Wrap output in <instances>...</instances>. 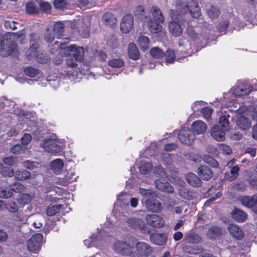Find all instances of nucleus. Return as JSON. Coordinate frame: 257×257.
Here are the masks:
<instances>
[{
	"label": "nucleus",
	"mask_w": 257,
	"mask_h": 257,
	"mask_svg": "<svg viewBox=\"0 0 257 257\" xmlns=\"http://www.w3.org/2000/svg\"><path fill=\"white\" fill-rule=\"evenodd\" d=\"M50 52L54 53L57 50L59 53L64 54L65 56L73 57L76 61H81L84 57L83 48L77 47L76 45L67 46L65 41L55 42L54 45L50 46Z\"/></svg>",
	"instance_id": "obj_1"
},
{
	"label": "nucleus",
	"mask_w": 257,
	"mask_h": 257,
	"mask_svg": "<svg viewBox=\"0 0 257 257\" xmlns=\"http://www.w3.org/2000/svg\"><path fill=\"white\" fill-rule=\"evenodd\" d=\"M12 36L18 41L19 38L21 39L20 41H22L25 36L22 31L17 33H8L3 36L0 35V54L3 56H9L16 50L17 45L15 42L11 41Z\"/></svg>",
	"instance_id": "obj_2"
},
{
	"label": "nucleus",
	"mask_w": 257,
	"mask_h": 257,
	"mask_svg": "<svg viewBox=\"0 0 257 257\" xmlns=\"http://www.w3.org/2000/svg\"><path fill=\"white\" fill-rule=\"evenodd\" d=\"M40 146L47 152L56 154L63 150L65 144L63 141L51 137L42 140L40 143Z\"/></svg>",
	"instance_id": "obj_3"
},
{
	"label": "nucleus",
	"mask_w": 257,
	"mask_h": 257,
	"mask_svg": "<svg viewBox=\"0 0 257 257\" xmlns=\"http://www.w3.org/2000/svg\"><path fill=\"white\" fill-rule=\"evenodd\" d=\"M170 14L171 21L169 23L170 32L175 37L181 35L183 32V21L181 19V16L177 11L170 10Z\"/></svg>",
	"instance_id": "obj_4"
},
{
	"label": "nucleus",
	"mask_w": 257,
	"mask_h": 257,
	"mask_svg": "<svg viewBox=\"0 0 257 257\" xmlns=\"http://www.w3.org/2000/svg\"><path fill=\"white\" fill-rule=\"evenodd\" d=\"M113 249L117 254L132 257L133 248L127 242L117 240L113 244Z\"/></svg>",
	"instance_id": "obj_5"
},
{
	"label": "nucleus",
	"mask_w": 257,
	"mask_h": 257,
	"mask_svg": "<svg viewBox=\"0 0 257 257\" xmlns=\"http://www.w3.org/2000/svg\"><path fill=\"white\" fill-rule=\"evenodd\" d=\"M126 222L127 225L131 228L140 230L144 234H149L150 232L142 219L137 217L130 218L127 219Z\"/></svg>",
	"instance_id": "obj_6"
},
{
	"label": "nucleus",
	"mask_w": 257,
	"mask_h": 257,
	"mask_svg": "<svg viewBox=\"0 0 257 257\" xmlns=\"http://www.w3.org/2000/svg\"><path fill=\"white\" fill-rule=\"evenodd\" d=\"M43 235L41 233L34 235L28 241V248L33 252H38L42 244Z\"/></svg>",
	"instance_id": "obj_7"
},
{
	"label": "nucleus",
	"mask_w": 257,
	"mask_h": 257,
	"mask_svg": "<svg viewBox=\"0 0 257 257\" xmlns=\"http://www.w3.org/2000/svg\"><path fill=\"white\" fill-rule=\"evenodd\" d=\"M178 139L182 143L190 145L194 141L195 136L190 130L185 127L180 131Z\"/></svg>",
	"instance_id": "obj_8"
},
{
	"label": "nucleus",
	"mask_w": 257,
	"mask_h": 257,
	"mask_svg": "<svg viewBox=\"0 0 257 257\" xmlns=\"http://www.w3.org/2000/svg\"><path fill=\"white\" fill-rule=\"evenodd\" d=\"M182 7L183 9L180 12V14L186 13L187 10H188L191 16L194 18H198L201 16V12L198 4L193 1L189 2L187 7L182 6Z\"/></svg>",
	"instance_id": "obj_9"
},
{
	"label": "nucleus",
	"mask_w": 257,
	"mask_h": 257,
	"mask_svg": "<svg viewBox=\"0 0 257 257\" xmlns=\"http://www.w3.org/2000/svg\"><path fill=\"white\" fill-rule=\"evenodd\" d=\"M134 26V18L132 15L127 14L122 19L120 23V29L122 33H127Z\"/></svg>",
	"instance_id": "obj_10"
},
{
	"label": "nucleus",
	"mask_w": 257,
	"mask_h": 257,
	"mask_svg": "<svg viewBox=\"0 0 257 257\" xmlns=\"http://www.w3.org/2000/svg\"><path fill=\"white\" fill-rule=\"evenodd\" d=\"M148 224L155 228H160L164 224L163 219L156 214H149L146 216Z\"/></svg>",
	"instance_id": "obj_11"
},
{
	"label": "nucleus",
	"mask_w": 257,
	"mask_h": 257,
	"mask_svg": "<svg viewBox=\"0 0 257 257\" xmlns=\"http://www.w3.org/2000/svg\"><path fill=\"white\" fill-rule=\"evenodd\" d=\"M89 22L87 20H79L77 22V29L80 35L83 38L88 36L89 33Z\"/></svg>",
	"instance_id": "obj_12"
},
{
	"label": "nucleus",
	"mask_w": 257,
	"mask_h": 257,
	"mask_svg": "<svg viewBox=\"0 0 257 257\" xmlns=\"http://www.w3.org/2000/svg\"><path fill=\"white\" fill-rule=\"evenodd\" d=\"M145 205L149 211L153 212H158L162 209L161 203L156 199H147Z\"/></svg>",
	"instance_id": "obj_13"
},
{
	"label": "nucleus",
	"mask_w": 257,
	"mask_h": 257,
	"mask_svg": "<svg viewBox=\"0 0 257 257\" xmlns=\"http://www.w3.org/2000/svg\"><path fill=\"white\" fill-rule=\"evenodd\" d=\"M225 131L220 126H214L211 130L210 134L214 139L217 141H223L225 139Z\"/></svg>",
	"instance_id": "obj_14"
},
{
	"label": "nucleus",
	"mask_w": 257,
	"mask_h": 257,
	"mask_svg": "<svg viewBox=\"0 0 257 257\" xmlns=\"http://www.w3.org/2000/svg\"><path fill=\"white\" fill-rule=\"evenodd\" d=\"M150 239L153 243L158 245H163L166 243L167 236L164 233H156L151 234Z\"/></svg>",
	"instance_id": "obj_15"
},
{
	"label": "nucleus",
	"mask_w": 257,
	"mask_h": 257,
	"mask_svg": "<svg viewBox=\"0 0 257 257\" xmlns=\"http://www.w3.org/2000/svg\"><path fill=\"white\" fill-rule=\"evenodd\" d=\"M191 128L195 133L198 135L204 133L207 129L206 124L202 120H196L194 121L191 125Z\"/></svg>",
	"instance_id": "obj_16"
},
{
	"label": "nucleus",
	"mask_w": 257,
	"mask_h": 257,
	"mask_svg": "<svg viewBox=\"0 0 257 257\" xmlns=\"http://www.w3.org/2000/svg\"><path fill=\"white\" fill-rule=\"evenodd\" d=\"M223 229L217 226H211L206 233L207 237L210 239H215L223 233Z\"/></svg>",
	"instance_id": "obj_17"
},
{
	"label": "nucleus",
	"mask_w": 257,
	"mask_h": 257,
	"mask_svg": "<svg viewBox=\"0 0 257 257\" xmlns=\"http://www.w3.org/2000/svg\"><path fill=\"white\" fill-rule=\"evenodd\" d=\"M155 184L156 187L159 190L168 193H172L174 191L173 187L167 182H163L158 179L155 181Z\"/></svg>",
	"instance_id": "obj_18"
},
{
	"label": "nucleus",
	"mask_w": 257,
	"mask_h": 257,
	"mask_svg": "<svg viewBox=\"0 0 257 257\" xmlns=\"http://www.w3.org/2000/svg\"><path fill=\"white\" fill-rule=\"evenodd\" d=\"M184 240L186 243L195 244L201 242L202 238L198 234L192 231L185 235Z\"/></svg>",
	"instance_id": "obj_19"
},
{
	"label": "nucleus",
	"mask_w": 257,
	"mask_h": 257,
	"mask_svg": "<svg viewBox=\"0 0 257 257\" xmlns=\"http://www.w3.org/2000/svg\"><path fill=\"white\" fill-rule=\"evenodd\" d=\"M186 180L190 185L193 187H199L202 184L200 178L192 173H189L186 175Z\"/></svg>",
	"instance_id": "obj_20"
},
{
	"label": "nucleus",
	"mask_w": 257,
	"mask_h": 257,
	"mask_svg": "<svg viewBox=\"0 0 257 257\" xmlns=\"http://www.w3.org/2000/svg\"><path fill=\"white\" fill-rule=\"evenodd\" d=\"M228 230L230 233L237 239H241L243 236L242 230L235 224H230L228 226Z\"/></svg>",
	"instance_id": "obj_21"
},
{
	"label": "nucleus",
	"mask_w": 257,
	"mask_h": 257,
	"mask_svg": "<svg viewBox=\"0 0 257 257\" xmlns=\"http://www.w3.org/2000/svg\"><path fill=\"white\" fill-rule=\"evenodd\" d=\"M238 127L243 131L248 130L251 126V122L247 117L241 116L239 117L236 122Z\"/></svg>",
	"instance_id": "obj_22"
},
{
	"label": "nucleus",
	"mask_w": 257,
	"mask_h": 257,
	"mask_svg": "<svg viewBox=\"0 0 257 257\" xmlns=\"http://www.w3.org/2000/svg\"><path fill=\"white\" fill-rule=\"evenodd\" d=\"M198 175L204 180H208L212 176L211 169L207 166H201L199 168Z\"/></svg>",
	"instance_id": "obj_23"
},
{
	"label": "nucleus",
	"mask_w": 257,
	"mask_h": 257,
	"mask_svg": "<svg viewBox=\"0 0 257 257\" xmlns=\"http://www.w3.org/2000/svg\"><path fill=\"white\" fill-rule=\"evenodd\" d=\"M253 90V88L249 85L240 86L234 88L233 93L236 95H248Z\"/></svg>",
	"instance_id": "obj_24"
},
{
	"label": "nucleus",
	"mask_w": 257,
	"mask_h": 257,
	"mask_svg": "<svg viewBox=\"0 0 257 257\" xmlns=\"http://www.w3.org/2000/svg\"><path fill=\"white\" fill-rule=\"evenodd\" d=\"M64 167L63 161L60 159H57L51 162V168L56 174H60Z\"/></svg>",
	"instance_id": "obj_25"
},
{
	"label": "nucleus",
	"mask_w": 257,
	"mask_h": 257,
	"mask_svg": "<svg viewBox=\"0 0 257 257\" xmlns=\"http://www.w3.org/2000/svg\"><path fill=\"white\" fill-rule=\"evenodd\" d=\"M231 215L232 218L238 222H243L247 217V215L244 211L238 209L233 210Z\"/></svg>",
	"instance_id": "obj_26"
},
{
	"label": "nucleus",
	"mask_w": 257,
	"mask_h": 257,
	"mask_svg": "<svg viewBox=\"0 0 257 257\" xmlns=\"http://www.w3.org/2000/svg\"><path fill=\"white\" fill-rule=\"evenodd\" d=\"M151 12L154 18V21L158 23H163L164 21V18L160 9L156 6L152 7Z\"/></svg>",
	"instance_id": "obj_27"
},
{
	"label": "nucleus",
	"mask_w": 257,
	"mask_h": 257,
	"mask_svg": "<svg viewBox=\"0 0 257 257\" xmlns=\"http://www.w3.org/2000/svg\"><path fill=\"white\" fill-rule=\"evenodd\" d=\"M128 54L130 58L137 60L140 58V53L136 45L134 43H130L128 47Z\"/></svg>",
	"instance_id": "obj_28"
},
{
	"label": "nucleus",
	"mask_w": 257,
	"mask_h": 257,
	"mask_svg": "<svg viewBox=\"0 0 257 257\" xmlns=\"http://www.w3.org/2000/svg\"><path fill=\"white\" fill-rule=\"evenodd\" d=\"M102 21L105 25L110 27L116 24L117 19L115 16L111 13H106L102 17Z\"/></svg>",
	"instance_id": "obj_29"
},
{
	"label": "nucleus",
	"mask_w": 257,
	"mask_h": 257,
	"mask_svg": "<svg viewBox=\"0 0 257 257\" xmlns=\"http://www.w3.org/2000/svg\"><path fill=\"white\" fill-rule=\"evenodd\" d=\"M15 177L19 181H24L29 179L31 176L29 171L26 170L18 169L15 172Z\"/></svg>",
	"instance_id": "obj_30"
},
{
	"label": "nucleus",
	"mask_w": 257,
	"mask_h": 257,
	"mask_svg": "<svg viewBox=\"0 0 257 257\" xmlns=\"http://www.w3.org/2000/svg\"><path fill=\"white\" fill-rule=\"evenodd\" d=\"M256 196L254 195L252 196H244L241 199V202L243 205L251 208L254 206L255 201L256 200Z\"/></svg>",
	"instance_id": "obj_31"
},
{
	"label": "nucleus",
	"mask_w": 257,
	"mask_h": 257,
	"mask_svg": "<svg viewBox=\"0 0 257 257\" xmlns=\"http://www.w3.org/2000/svg\"><path fill=\"white\" fill-rule=\"evenodd\" d=\"M239 168L237 166H234L231 168L230 172L229 173L225 174L226 180L231 182L235 180L239 175Z\"/></svg>",
	"instance_id": "obj_32"
},
{
	"label": "nucleus",
	"mask_w": 257,
	"mask_h": 257,
	"mask_svg": "<svg viewBox=\"0 0 257 257\" xmlns=\"http://www.w3.org/2000/svg\"><path fill=\"white\" fill-rule=\"evenodd\" d=\"M74 176V173L71 172L70 174L68 173L65 178H59L57 183L61 185L67 186L68 184L75 180V178Z\"/></svg>",
	"instance_id": "obj_33"
},
{
	"label": "nucleus",
	"mask_w": 257,
	"mask_h": 257,
	"mask_svg": "<svg viewBox=\"0 0 257 257\" xmlns=\"http://www.w3.org/2000/svg\"><path fill=\"white\" fill-rule=\"evenodd\" d=\"M33 198V196L29 194L21 193L18 197V202L19 204L25 205L29 203Z\"/></svg>",
	"instance_id": "obj_34"
},
{
	"label": "nucleus",
	"mask_w": 257,
	"mask_h": 257,
	"mask_svg": "<svg viewBox=\"0 0 257 257\" xmlns=\"http://www.w3.org/2000/svg\"><path fill=\"white\" fill-rule=\"evenodd\" d=\"M5 209L9 212L15 213L19 209V206L15 201L10 200L5 202Z\"/></svg>",
	"instance_id": "obj_35"
},
{
	"label": "nucleus",
	"mask_w": 257,
	"mask_h": 257,
	"mask_svg": "<svg viewBox=\"0 0 257 257\" xmlns=\"http://www.w3.org/2000/svg\"><path fill=\"white\" fill-rule=\"evenodd\" d=\"M175 205V202L173 200H170L168 204L167 205V208L170 211H173V209L175 210V212L176 213H180L182 210L186 207L187 206V204L185 202H183L181 206H176L174 208Z\"/></svg>",
	"instance_id": "obj_36"
},
{
	"label": "nucleus",
	"mask_w": 257,
	"mask_h": 257,
	"mask_svg": "<svg viewBox=\"0 0 257 257\" xmlns=\"http://www.w3.org/2000/svg\"><path fill=\"white\" fill-rule=\"evenodd\" d=\"M146 24L149 27L150 31L153 33H157L162 28L159 25L160 23L153 21L151 19Z\"/></svg>",
	"instance_id": "obj_37"
},
{
	"label": "nucleus",
	"mask_w": 257,
	"mask_h": 257,
	"mask_svg": "<svg viewBox=\"0 0 257 257\" xmlns=\"http://www.w3.org/2000/svg\"><path fill=\"white\" fill-rule=\"evenodd\" d=\"M56 34L57 38H60L63 35L64 30V24L61 22H57L54 26L53 29H51Z\"/></svg>",
	"instance_id": "obj_38"
},
{
	"label": "nucleus",
	"mask_w": 257,
	"mask_h": 257,
	"mask_svg": "<svg viewBox=\"0 0 257 257\" xmlns=\"http://www.w3.org/2000/svg\"><path fill=\"white\" fill-rule=\"evenodd\" d=\"M152 167L151 163L142 161L140 163L139 170L142 174H146L152 170Z\"/></svg>",
	"instance_id": "obj_39"
},
{
	"label": "nucleus",
	"mask_w": 257,
	"mask_h": 257,
	"mask_svg": "<svg viewBox=\"0 0 257 257\" xmlns=\"http://www.w3.org/2000/svg\"><path fill=\"white\" fill-rule=\"evenodd\" d=\"M138 43L142 50L145 51L149 46V39L146 36H141L138 38Z\"/></svg>",
	"instance_id": "obj_40"
},
{
	"label": "nucleus",
	"mask_w": 257,
	"mask_h": 257,
	"mask_svg": "<svg viewBox=\"0 0 257 257\" xmlns=\"http://www.w3.org/2000/svg\"><path fill=\"white\" fill-rule=\"evenodd\" d=\"M216 126H220L222 129L226 132L228 131L230 128L229 121L224 116L219 117V124Z\"/></svg>",
	"instance_id": "obj_41"
},
{
	"label": "nucleus",
	"mask_w": 257,
	"mask_h": 257,
	"mask_svg": "<svg viewBox=\"0 0 257 257\" xmlns=\"http://www.w3.org/2000/svg\"><path fill=\"white\" fill-rule=\"evenodd\" d=\"M164 55L166 57V62L167 64L172 63L175 60V54L173 49H168Z\"/></svg>",
	"instance_id": "obj_42"
},
{
	"label": "nucleus",
	"mask_w": 257,
	"mask_h": 257,
	"mask_svg": "<svg viewBox=\"0 0 257 257\" xmlns=\"http://www.w3.org/2000/svg\"><path fill=\"white\" fill-rule=\"evenodd\" d=\"M13 195V190L11 189L0 187V198L7 199L11 197Z\"/></svg>",
	"instance_id": "obj_43"
},
{
	"label": "nucleus",
	"mask_w": 257,
	"mask_h": 257,
	"mask_svg": "<svg viewBox=\"0 0 257 257\" xmlns=\"http://www.w3.org/2000/svg\"><path fill=\"white\" fill-rule=\"evenodd\" d=\"M151 56L155 58H160L164 56V52L158 47H154L150 50Z\"/></svg>",
	"instance_id": "obj_44"
},
{
	"label": "nucleus",
	"mask_w": 257,
	"mask_h": 257,
	"mask_svg": "<svg viewBox=\"0 0 257 257\" xmlns=\"http://www.w3.org/2000/svg\"><path fill=\"white\" fill-rule=\"evenodd\" d=\"M207 13L209 18L214 19L219 16V11L216 7L211 6L210 8H207Z\"/></svg>",
	"instance_id": "obj_45"
},
{
	"label": "nucleus",
	"mask_w": 257,
	"mask_h": 257,
	"mask_svg": "<svg viewBox=\"0 0 257 257\" xmlns=\"http://www.w3.org/2000/svg\"><path fill=\"white\" fill-rule=\"evenodd\" d=\"M108 64L111 67L119 68L123 66L124 62L121 59L116 58L109 60Z\"/></svg>",
	"instance_id": "obj_46"
},
{
	"label": "nucleus",
	"mask_w": 257,
	"mask_h": 257,
	"mask_svg": "<svg viewBox=\"0 0 257 257\" xmlns=\"http://www.w3.org/2000/svg\"><path fill=\"white\" fill-rule=\"evenodd\" d=\"M38 41H34L33 40H30V45L31 47L28 50V52L29 53V55L32 57L36 56L37 54V52L36 51V49L37 48Z\"/></svg>",
	"instance_id": "obj_47"
},
{
	"label": "nucleus",
	"mask_w": 257,
	"mask_h": 257,
	"mask_svg": "<svg viewBox=\"0 0 257 257\" xmlns=\"http://www.w3.org/2000/svg\"><path fill=\"white\" fill-rule=\"evenodd\" d=\"M178 194L180 197L185 199H190L191 194L189 191L186 188L181 187L178 189Z\"/></svg>",
	"instance_id": "obj_48"
},
{
	"label": "nucleus",
	"mask_w": 257,
	"mask_h": 257,
	"mask_svg": "<svg viewBox=\"0 0 257 257\" xmlns=\"http://www.w3.org/2000/svg\"><path fill=\"white\" fill-rule=\"evenodd\" d=\"M61 205H54L49 206L47 210V214L48 216H53L56 214L60 209Z\"/></svg>",
	"instance_id": "obj_49"
},
{
	"label": "nucleus",
	"mask_w": 257,
	"mask_h": 257,
	"mask_svg": "<svg viewBox=\"0 0 257 257\" xmlns=\"http://www.w3.org/2000/svg\"><path fill=\"white\" fill-rule=\"evenodd\" d=\"M55 38L53 31L50 29H47L44 34V39L48 43L52 42Z\"/></svg>",
	"instance_id": "obj_50"
},
{
	"label": "nucleus",
	"mask_w": 257,
	"mask_h": 257,
	"mask_svg": "<svg viewBox=\"0 0 257 257\" xmlns=\"http://www.w3.org/2000/svg\"><path fill=\"white\" fill-rule=\"evenodd\" d=\"M1 173L3 176L8 177H13L15 174V172L13 169L4 167H3L1 171Z\"/></svg>",
	"instance_id": "obj_51"
},
{
	"label": "nucleus",
	"mask_w": 257,
	"mask_h": 257,
	"mask_svg": "<svg viewBox=\"0 0 257 257\" xmlns=\"http://www.w3.org/2000/svg\"><path fill=\"white\" fill-rule=\"evenodd\" d=\"M24 72L31 77H35L38 74L39 71L33 67H28L24 70Z\"/></svg>",
	"instance_id": "obj_52"
},
{
	"label": "nucleus",
	"mask_w": 257,
	"mask_h": 257,
	"mask_svg": "<svg viewBox=\"0 0 257 257\" xmlns=\"http://www.w3.org/2000/svg\"><path fill=\"white\" fill-rule=\"evenodd\" d=\"M203 160L204 161L210 165L211 167L216 168L218 166L217 162L212 157L210 156H205L204 157Z\"/></svg>",
	"instance_id": "obj_53"
},
{
	"label": "nucleus",
	"mask_w": 257,
	"mask_h": 257,
	"mask_svg": "<svg viewBox=\"0 0 257 257\" xmlns=\"http://www.w3.org/2000/svg\"><path fill=\"white\" fill-rule=\"evenodd\" d=\"M26 11L30 14H37L38 12L37 8L35 6L34 3H28L26 5Z\"/></svg>",
	"instance_id": "obj_54"
},
{
	"label": "nucleus",
	"mask_w": 257,
	"mask_h": 257,
	"mask_svg": "<svg viewBox=\"0 0 257 257\" xmlns=\"http://www.w3.org/2000/svg\"><path fill=\"white\" fill-rule=\"evenodd\" d=\"M218 148L223 153L226 155H229L232 153L231 148L224 144H220L218 145Z\"/></svg>",
	"instance_id": "obj_55"
},
{
	"label": "nucleus",
	"mask_w": 257,
	"mask_h": 257,
	"mask_svg": "<svg viewBox=\"0 0 257 257\" xmlns=\"http://www.w3.org/2000/svg\"><path fill=\"white\" fill-rule=\"evenodd\" d=\"M13 218L15 221L22 223H24L27 221L26 217L21 212L17 213L14 215Z\"/></svg>",
	"instance_id": "obj_56"
},
{
	"label": "nucleus",
	"mask_w": 257,
	"mask_h": 257,
	"mask_svg": "<svg viewBox=\"0 0 257 257\" xmlns=\"http://www.w3.org/2000/svg\"><path fill=\"white\" fill-rule=\"evenodd\" d=\"M201 112L203 115V117L206 119H209L212 113L213 110L212 108L209 107H204L201 109Z\"/></svg>",
	"instance_id": "obj_57"
},
{
	"label": "nucleus",
	"mask_w": 257,
	"mask_h": 257,
	"mask_svg": "<svg viewBox=\"0 0 257 257\" xmlns=\"http://www.w3.org/2000/svg\"><path fill=\"white\" fill-rule=\"evenodd\" d=\"M154 173L157 175L160 176L162 177H166V172L162 167L160 165L156 166L154 168Z\"/></svg>",
	"instance_id": "obj_58"
},
{
	"label": "nucleus",
	"mask_w": 257,
	"mask_h": 257,
	"mask_svg": "<svg viewBox=\"0 0 257 257\" xmlns=\"http://www.w3.org/2000/svg\"><path fill=\"white\" fill-rule=\"evenodd\" d=\"M3 161L5 165L13 166L17 162V158L13 157H8L4 158Z\"/></svg>",
	"instance_id": "obj_59"
},
{
	"label": "nucleus",
	"mask_w": 257,
	"mask_h": 257,
	"mask_svg": "<svg viewBox=\"0 0 257 257\" xmlns=\"http://www.w3.org/2000/svg\"><path fill=\"white\" fill-rule=\"evenodd\" d=\"M16 22L14 21L5 20L4 25L7 29L16 30L17 27L16 26Z\"/></svg>",
	"instance_id": "obj_60"
},
{
	"label": "nucleus",
	"mask_w": 257,
	"mask_h": 257,
	"mask_svg": "<svg viewBox=\"0 0 257 257\" xmlns=\"http://www.w3.org/2000/svg\"><path fill=\"white\" fill-rule=\"evenodd\" d=\"M22 166L29 170H32L36 167V163L29 160L22 162Z\"/></svg>",
	"instance_id": "obj_61"
},
{
	"label": "nucleus",
	"mask_w": 257,
	"mask_h": 257,
	"mask_svg": "<svg viewBox=\"0 0 257 257\" xmlns=\"http://www.w3.org/2000/svg\"><path fill=\"white\" fill-rule=\"evenodd\" d=\"M11 189L13 190V192L14 191L15 192H22L25 191V186L22 184L18 183L15 184L14 187Z\"/></svg>",
	"instance_id": "obj_62"
},
{
	"label": "nucleus",
	"mask_w": 257,
	"mask_h": 257,
	"mask_svg": "<svg viewBox=\"0 0 257 257\" xmlns=\"http://www.w3.org/2000/svg\"><path fill=\"white\" fill-rule=\"evenodd\" d=\"M140 20L142 21H144V23H147L150 19H151L150 17H148L147 16V13L144 10L143 8V12L137 17Z\"/></svg>",
	"instance_id": "obj_63"
},
{
	"label": "nucleus",
	"mask_w": 257,
	"mask_h": 257,
	"mask_svg": "<svg viewBox=\"0 0 257 257\" xmlns=\"http://www.w3.org/2000/svg\"><path fill=\"white\" fill-rule=\"evenodd\" d=\"M11 151L14 154H20L24 151V148L21 145H16L11 148Z\"/></svg>",
	"instance_id": "obj_64"
}]
</instances>
